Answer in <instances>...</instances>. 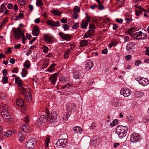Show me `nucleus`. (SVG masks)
Returning a JSON list of instances; mask_svg holds the SVG:
<instances>
[{"instance_id":"f257e3e1","label":"nucleus","mask_w":149,"mask_h":149,"mask_svg":"<svg viewBox=\"0 0 149 149\" xmlns=\"http://www.w3.org/2000/svg\"><path fill=\"white\" fill-rule=\"evenodd\" d=\"M128 130L127 127L118 125L116 128V132L120 138L122 139L126 136V134Z\"/></svg>"},{"instance_id":"f03ea898","label":"nucleus","mask_w":149,"mask_h":149,"mask_svg":"<svg viewBox=\"0 0 149 149\" xmlns=\"http://www.w3.org/2000/svg\"><path fill=\"white\" fill-rule=\"evenodd\" d=\"M21 89L23 91L20 92V93L23 94L25 99L27 102H30L32 99V98L31 97V94L30 93V90L29 88H25L22 87Z\"/></svg>"},{"instance_id":"7ed1b4c3","label":"nucleus","mask_w":149,"mask_h":149,"mask_svg":"<svg viewBox=\"0 0 149 149\" xmlns=\"http://www.w3.org/2000/svg\"><path fill=\"white\" fill-rule=\"evenodd\" d=\"M13 35L15 39L17 40L19 39L21 36L24 37V33L22 31L19 27H17V29L13 28Z\"/></svg>"},{"instance_id":"20e7f679","label":"nucleus","mask_w":149,"mask_h":149,"mask_svg":"<svg viewBox=\"0 0 149 149\" xmlns=\"http://www.w3.org/2000/svg\"><path fill=\"white\" fill-rule=\"evenodd\" d=\"M8 106L5 105L2 108V111L1 113V115L4 120H9L10 118V116L8 112L7 109Z\"/></svg>"},{"instance_id":"39448f33","label":"nucleus","mask_w":149,"mask_h":149,"mask_svg":"<svg viewBox=\"0 0 149 149\" xmlns=\"http://www.w3.org/2000/svg\"><path fill=\"white\" fill-rule=\"evenodd\" d=\"M46 121V116L44 115H42L40 118H38L35 121V125L37 127H40L42 125V123H45Z\"/></svg>"},{"instance_id":"423d86ee","label":"nucleus","mask_w":149,"mask_h":149,"mask_svg":"<svg viewBox=\"0 0 149 149\" xmlns=\"http://www.w3.org/2000/svg\"><path fill=\"white\" fill-rule=\"evenodd\" d=\"M67 140L59 139L56 143V146L59 148H65L67 146Z\"/></svg>"},{"instance_id":"0eeeda50","label":"nucleus","mask_w":149,"mask_h":149,"mask_svg":"<svg viewBox=\"0 0 149 149\" xmlns=\"http://www.w3.org/2000/svg\"><path fill=\"white\" fill-rule=\"evenodd\" d=\"M140 139V135L138 133H134L131 135L130 141L131 142L135 143L138 141Z\"/></svg>"},{"instance_id":"6e6552de","label":"nucleus","mask_w":149,"mask_h":149,"mask_svg":"<svg viewBox=\"0 0 149 149\" xmlns=\"http://www.w3.org/2000/svg\"><path fill=\"white\" fill-rule=\"evenodd\" d=\"M48 110L47 109V119H48L49 118H50L49 119V121L51 122H54L55 121L57 118V114L55 112H53V113H52L50 115V116H49V113L48 112Z\"/></svg>"},{"instance_id":"1a4fd4ad","label":"nucleus","mask_w":149,"mask_h":149,"mask_svg":"<svg viewBox=\"0 0 149 149\" xmlns=\"http://www.w3.org/2000/svg\"><path fill=\"white\" fill-rule=\"evenodd\" d=\"M120 93L125 97H128L131 95L132 92L128 88H123L121 89Z\"/></svg>"},{"instance_id":"9d476101","label":"nucleus","mask_w":149,"mask_h":149,"mask_svg":"<svg viewBox=\"0 0 149 149\" xmlns=\"http://www.w3.org/2000/svg\"><path fill=\"white\" fill-rule=\"evenodd\" d=\"M58 35L64 40L70 41L71 39V36L68 34H65L62 32H59Z\"/></svg>"},{"instance_id":"9b49d317","label":"nucleus","mask_w":149,"mask_h":149,"mask_svg":"<svg viewBox=\"0 0 149 149\" xmlns=\"http://www.w3.org/2000/svg\"><path fill=\"white\" fill-rule=\"evenodd\" d=\"M36 143V142L33 139L29 140L26 143V147L28 149H31L33 148L34 147V145Z\"/></svg>"},{"instance_id":"f8f14e48","label":"nucleus","mask_w":149,"mask_h":149,"mask_svg":"<svg viewBox=\"0 0 149 149\" xmlns=\"http://www.w3.org/2000/svg\"><path fill=\"white\" fill-rule=\"evenodd\" d=\"M47 24L53 27L54 26L58 27L60 26V24L59 21L54 22L53 20H47Z\"/></svg>"},{"instance_id":"ddd939ff","label":"nucleus","mask_w":149,"mask_h":149,"mask_svg":"<svg viewBox=\"0 0 149 149\" xmlns=\"http://www.w3.org/2000/svg\"><path fill=\"white\" fill-rule=\"evenodd\" d=\"M58 75V73H55L53 75H51L49 78V80L52 84L55 83L57 80V78Z\"/></svg>"},{"instance_id":"4468645a","label":"nucleus","mask_w":149,"mask_h":149,"mask_svg":"<svg viewBox=\"0 0 149 149\" xmlns=\"http://www.w3.org/2000/svg\"><path fill=\"white\" fill-rule=\"evenodd\" d=\"M135 45V43L130 42H129L126 47V49L128 52H130L132 50L134 49V47Z\"/></svg>"},{"instance_id":"2eb2a0df","label":"nucleus","mask_w":149,"mask_h":149,"mask_svg":"<svg viewBox=\"0 0 149 149\" xmlns=\"http://www.w3.org/2000/svg\"><path fill=\"white\" fill-rule=\"evenodd\" d=\"M40 32L39 27L36 26H34L32 31V35L35 36H38Z\"/></svg>"},{"instance_id":"dca6fc26","label":"nucleus","mask_w":149,"mask_h":149,"mask_svg":"<svg viewBox=\"0 0 149 149\" xmlns=\"http://www.w3.org/2000/svg\"><path fill=\"white\" fill-rule=\"evenodd\" d=\"M139 82L140 84L143 86H146L149 84L148 80L147 78H140Z\"/></svg>"},{"instance_id":"f3484780","label":"nucleus","mask_w":149,"mask_h":149,"mask_svg":"<svg viewBox=\"0 0 149 149\" xmlns=\"http://www.w3.org/2000/svg\"><path fill=\"white\" fill-rule=\"evenodd\" d=\"M85 65L86 69L91 70L93 66V63L91 61L88 60L87 61Z\"/></svg>"},{"instance_id":"a211bd4d","label":"nucleus","mask_w":149,"mask_h":149,"mask_svg":"<svg viewBox=\"0 0 149 149\" xmlns=\"http://www.w3.org/2000/svg\"><path fill=\"white\" fill-rule=\"evenodd\" d=\"M136 31L135 28H131L129 29L127 31V33L129 34H130L132 37L134 38V35L135 34V32Z\"/></svg>"},{"instance_id":"6ab92c4d","label":"nucleus","mask_w":149,"mask_h":149,"mask_svg":"<svg viewBox=\"0 0 149 149\" xmlns=\"http://www.w3.org/2000/svg\"><path fill=\"white\" fill-rule=\"evenodd\" d=\"M73 130L75 133L81 134L82 132V130L81 127L79 126H76L73 128Z\"/></svg>"},{"instance_id":"aec40b11","label":"nucleus","mask_w":149,"mask_h":149,"mask_svg":"<svg viewBox=\"0 0 149 149\" xmlns=\"http://www.w3.org/2000/svg\"><path fill=\"white\" fill-rule=\"evenodd\" d=\"M16 103L17 106L21 107H22L24 104V100L20 98L17 100Z\"/></svg>"},{"instance_id":"412c9836","label":"nucleus","mask_w":149,"mask_h":149,"mask_svg":"<svg viewBox=\"0 0 149 149\" xmlns=\"http://www.w3.org/2000/svg\"><path fill=\"white\" fill-rule=\"evenodd\" d=\"M15 83L18 84V87H19V90L20 91V92H22L23 91L21 89L22 88H25L23 87V86H24V85H22L23 83L22 82V80H21L19 81H17Z\"/></svg>"},{"instance_id":"4be33fe9","label":"nucleus","mask_w":149,"mask_h":149,"mask_svg":"<svg viewBox=\"0 0 149 149\" xmlns=\"http://www.w3.org/2000/svg\"><path fill=\"white\" fill-rule=\"evenodd\" d=\"M144 95V93L141 92L137 91L135 93V96L136 98H140Z\"/></svg>"},{"instance_id":"5701e85b","label":"nucleus","mask_w":149,"mask_h":149,"mask_svg":"<svg viewBox=\"0 0 149 149\" xmlns=\"http://www.w3.org/2000/svg\"><path fill=\"white\" fill-rule=\"evenodd\" d=\"M59 81L62 83H64L66 81V78L65 77L62 75H60L59 78Z\"/></svg>"},{"instance_id":"b1692460","label":"nucleus","mask_w":149,"mask_h":149,"mask_svg":"<svg viewBox=\"0 0 149 149\" xmlns=\"http://www.w3.org/2000/svg\"><path fill=\"white\" fill-rule=\"evenodd\" d=\"M142 34H143V33L141 31H140L139 32H135V34L134 35V38L138 39V37L141 36H142Z\"/></svg>"},{"instance_id":"393cba45","label":"nucleus","mask_w":149,"mask_h":149,"mask_svg":"<svg viewBox=\"0 0 149 149\" xmlns=\"http://www.w3.org/2000/svg\"><path fill=\"white\" fill-rule=\"evenodd\" d=\"M56 64H52L47 69V71L49 72H51L54 70V67L55 66Z\"/></svg>"},{"instance_id":"a878e982","label":"nucleus","mask_w":149,"mask_h":149,"mask_svg":"<svg viewBox=\"0 0 149 149\" xmlns=\"http://www.w3.org/2000/svg\"><path fill=\"white\" fill-rule=\"evenodd\" d=\"M51 12L54 15L57 16L60 15L62 13L61 12L56 10H53L51 11Z\"/></svg>"},{"instance_id":"bb28decb","label":"nucleus","mask_w":149,"mask_h":149,"mask_svg":"<svg viewBox=\"0 0 149 149\" xmlns=\"http://www.w3.org/2000/svg\"><path fill=\"white\" fill-rule=\"evenodd\" d=\"M80 42V46L81 47H83L86 46L88 43L87 40H81Z\"/></svg>"},{"instance_id":"cd10ccee","label":"nucleus","mask_w":149,"mask_h":149,"mask_svg":"<svg viewBox=\"0 0 149 149\" xmlns=\"http://www.w3.org/2000/svg\"><path fill=\"white\" fill-rule=\"evenodd\" d=\"M73 74L74 77L75 79H78L81 76V74L78 72H74Z\"/></svg>"},{"instance_id":"c85d7f7f","label":"nucleus","mask_w":149,"mask_h":149,"mask_svg":"<svg viewBox=\"0 0 149 149\" xmlns=\"http://www.w3.org/2000/svg\"><path fill=\"white\" fill-rule=\"evenodd\" d=\"M18 138L20 142H22L24 141V137L21 132H19L18 134Z\"/></svg>"},{"instance_id":"c756f323","label":"nucleus","mask_w":149,"mask_h":149,"mask_svg":"<svg viewBox=\"0 0 149 149\" xmlns=\"http://www.w3.org/2000/svg\"><path fill=\"white\" fill-rule=\"evenodd\" d=\"M28 74V71L27 69L25 68H24L22 70V77H24Z\"/></svg>"},{"instance_id":"7c9ffc66","label":"nucleus","mask_w":149,"mask_h":149,"mask_svg":"<svg viewBox=\"0 0 149 149\" xmlns=\"http://www.w3.org/2000/svg\"><path fill=\"white\" fill-rule=\"evenodd\" d=\"M12 131L8 130L7 131L6 133H4L5 134L3 135L5 136L8 137L10 136L12 134Z\"/></svg>"},{"instance_id":"2f4dec72","label":"nucleus","mask_w":149,"mask_h":149,"mask_svg":"<svg viewBox=\"0 0 149 149\" xmlns=\"http://www.w3.org/2000/svg\"><path fill=\"white\" fill-rule=\"evenodd\" d=\"M113 104L116 107H119L121 105V103L120 102L118 101L117 100H115L113 101Z\"/></svg>"},{"instance_id":"473e14b6","label":"nucleus","mask_w":149,"mask_h":149,"mask_svg":"<svg viewBox=\"0 0 149 149\" xmlns=\"http://www.w3.org/2000/svg\"><path fill=\"white\" fill-rule=\"evenodd\" d=\"M118 120L117 119H114L110 124V126L113 127L116 125L118 123Z\"/></svg>"},{"instance_id":"72a5a7b5","label":"nucleus","mask_w":149,"mask_h":149,"mask_svg":"<svg viewBox=\"0 0 149 149\" xmlns=\"http://www.w3.org/2000/svg\"><path fill=\"white\" fill-rule=\"evenodd\" d=\"M24 67L28 68L30 67V63L29 61L26 60L25 61L24 65Z\"/></svg>"},{"instance_id":"f704fd0d","label":"nucleus","mask_w":149,"mask_h":149,"mask_svg":"<svg viewBox=\"0 0 149 149\" xmlns=\"http://www.w3.org/2000/svg\"><path fill=\"white\" fill-rule=\"evenodd\" d=\"M8 81V77L6 76H4L2 77V82L3 84H5L7 83Z\"/></svg>"},{"instance_id":"c9c22d12","label":"nucleus","mask_w":149,"mask_h":149,"mask_svg":"<svg viewBox=\"0 0 149 149\" xmlns=\"http://www.w3.org/2000/svg\"><path fill=\"white\" fill-rule=\"evenodd\" d=\"M70 49H68L65 52L64 55V58H68V56L70 54Z\"/></svg>"},{"instance_id":"e433bc0d","label":"nucleus","mask_w":149,"mask_h":149,"mask_svg":"<svg viewBox=\"0 0 149 149\" xmlns=\"http://www.w3.org/2000/svg\"><path fill=\"white\" fill-rule=\"evenodd\" d=\"M28 127L29 126L28 125L24 124L22 125V129L23 131L25 132L27 130Z\"/></svg>"},{"instance_id":"4c0bfd02","label":"nucleus","mask_w":149,"mask_h":149,"mask_svg":"<svg viewBox=\"0 0 149 149\" xmlns=\"http://www.w3.org/2000/svg\"><path fill=\"white\" fill-rule=\"evenodd\" d=\"M6 8L4 4H2L1 9H0V12L1 13H3V12L6 10Z\"/></svg>"},{"instance_id":"58836bf2","label":"nucleus","mask_w":149,"mask_h":149,"mask_svg":"<svg viewBox=\"0 0 149 149\" xmlns=\"http://www.w3.org/2000/svg\"><path fill=\"white\" fill-rule=\"evenodd\" d=\"M88 24H87V23H84V21H83L82 22V23L81 24V27L83 29L86 28Z\"/></svg>"},{"instance_id":"ea45409f","label":"nucleus","mask_w":149,"mask_h":149,"mask_svg":"<svg viewBox=\"0 0 149 149\" xmlns=\"http://www.w3.org/2000/svg\"><path fill=\"white\" fill-rule=\"evenodd\" d=\"M8 21V19L6 17H5L3 20L2 23L0 24V27L1 28L2 27L3 25L5 24Z\"/></svg>"},{"instance_id":"a19ab883","label":"nucleus","mask_w":149,"mask_h":149,"mask_svg":"<svg viewBox=\"0 0 149 149\" xmlns=\"http://www.w3.org/2000/svg\"><path fill=\"white\" fill-rule=\"evenodd\" d=\"M64 31L68 30H69V27L66 24H63L62 26Z\"/></svg>"},{"instance_id":"79ce46f5","label":"nucleus","mask_w":149,"mask_h":149,"mask_svg":"<svg viewBox=\"0 0 149 149\" xmlns=\"http://www.w3.org/2000/svg\"><path fill=\"white\" fill-rule=\"evenodd\" d=\"M120 0H118L117 2L116 3V4H118V5L122 6L124 4L125 1L124 0L120 1Z\"/></svg>"},{"instance_id":"37998d69","label":"nucleus","mask_w":149,"mask_h":149,"mask_svg":"<svg viewBox=\"0 0 149 149\" xmlns=\"http://www.w3.org/2000/svg\"><path fill=\"white\" fill-rule=\"evenodd\" d=\"M74 105V104L72 103H69V104H68L66 106V109L67 110L69 111V108L71 109V108H72V107L73 106V107Z\"/></svg>"},{"instance_id":"c03bdc74","label":"nucleus","mask_w":149,"mask_h":149,"mask_svg":"<svg viewBox=\"0 0 149 149\" xmlns=\"http://www.w3.org/2000/svg\"><path fill=\"white\" fill-rule=\"evenodd\" d=\"M36 6H41L43 5V3L42 2V0H37L36 3Z\"/></svg>"},{"instance_id":"a18cd8bd","label":"nucleus","mask_w":149,"mask_h":149,"mask_svg":"<svg viewBox=\"0 0 149 149\" xmlns=\"http://www.w3.org/2000/svg\"><path fill=\"white\" fill-rule=\"evenodd\" d=\"M85 15L86 16V22H85L86 23H87V24H88V23L90 22V16L88 15L87 13H86Z\"/></svg>"},{"instance_id":"49530a36","label":"nucleus","mask_w":149,"mask_h":149,"mask_svg":"<svg viewBox=\"0 0 149 149\" xmlns=\"http://www.w3.org/2000/svg\"><path fill=\"white\" fill-rule=\"evenodd\" d=\"M80 11L79 7L76 6H75L74 9V12L75 13H79Z\"/></svg>"},{"instance_id":"de8ad7c7","label":"nucleus","mask_w":149,"mask_h":149,"mask_svg":"<svg viewBox=\"0 0 149 149\" xmlns=\"http://www.w3.org/2000/svg\"><path fill=\"white\" fill-rule=\"evenodd\" d=\"M53 41L52 38L47 35V43H51Z\"/></svg>"},{"instance_id":"09e8293b","label":"nucleus","mask_w":149,"mask_h":149,"mask_svg":"<svg viewBox=\"0 0 149 149\" xmlns=\"http://www.w3.org/2000/svg\"><path fill=\"white\" fill-rule=\"evenodd\" d=\"M144 121L146 123L149 122V113L147 115Z\"/></svg>"},{"instance_id":"8fccbe9b","label":"nucleus","mask_w":149,"mask_h":149,"mask_svg":"<svg viewBox=\"0 0 149 149\" xmlns=\"http://www.w3.org/2000/svg\"><path fill=\"white\" fill-rule=\"evenodd\" d=\"M79 26V24L77 23L74 24L72 27V28L73 29H77Z\"/></svg>"},{"instance_id":"3c124183","label":"nucleus","mask_w":149,"mask_h":149,"mask_svg":"<svg viewBox=\"0 0 149 149\" xmlns=\"http://www.w3.org/2000/svg\"><path fill=\"white\" fill-rule=\"evenodd\" d=\"M69 116L70 115L68 116V115L67 114H65L63 115V118L64 120H67Z\"/></svg>"},{"instance_id":"603ef678","label":"nucleus","mask_w":149,"mask_h":149,"mask_svg":"<svg viewBox=\"0 0 149 149\" xmlns=\"http://www.w3.org/2000/svg\"><path fill=\"white\" fill-rule=\"evenodd\" d=\"M96 125L95 123H93L91 124V125L90 127V128L92 130H93L95 129Z\"/></svg>"},{"instance_id":"864d4df0","label":"nucleus","mask_w":149,"mask_h":149,"mask_svg":"<svg viewBox=\"0 0 149 149\" xmlns=\"http://www.w3.org/2000/svg\"><path fill=\"white\" fill-rule=\"evenodd\" d=\"M24 120L26 123L28 124L30 120L29 116H27L25 117Z\"/></svg>"},{"instance_id":"5fc2aeb1","label":"nucleus","mask_w":149,"mask_h":149,"mask_svg":"<svg viewBox=\"0 0 149 149\" xmlns=\"http://www.w3.org/2000/svg\"><path fill=\"white\" fill-rule=\"evenodd\" d=\"M61 22L62 23H66L67 22V18H63L61 20Z\"/></svg>"},{"instance_id":"6e6d98bb","label":"nucleus","mask_w":149,"mask_h":149,"mask_svg":"<svg viewBox=\"0 0 149 149\" xmlns=\"http://www.w3.org/2000/svg\"><path fill=\"white\" fill-rule=\"evenodd\" d=\"M141 63V61L140 60H138L135 62V65L136 66H138Z\"/></svg>"},{"instance_id":"4d7b16f0","label":"nucleus","mask_w":149,"mask_h":149,"mask_svg":"<svg viewBox=\"0 0 149 149\" xmlns=\"http://www.w3.org/2000/svg\"><path fill=\"white\" fill-rule=\"evenodd\" d=\"M147 36V34L146 33H143V36H141V37H139L138 38V39H143L145 38H146Z\"/></svg>"},{"instance_id":"13d9d810","label":"nucleus","mask_w":149,"mask_h":149,"mask_svg":"<svg viewBox=\"0 0 149 149\" xmlns=\"http://www.w3.org/2000/svg\"><path fill=\"white\" fill-rule=\"evenodd\" d=\"M3 74L4 76H6L8 74V72L7 70L4 69L2 71Z\"/></svg>"},{"instance_id":"bf43d9fd","label":"nucleus","mask_w":149,"mask_h":149,"mask_svg":"<svg viewBox=\"0 0 149 149\" xmlns=\"http://www.w3.org/2000/svg\"><path fill=\"white\" fill-rule=\"evenodd\" d=\"M132 58V56L131 55H129L126 56L125 59L126 60L128 61L131 59Z\"/></svg>"},{"instance_id":"052dcab7","label":"nucleus","mask_w":149,"mask_h":149,"mask_svg":"<svg viewBox=\"0 0 149 149\" xmlns=\"http://www.w3.org/2000/svg\"><path fill=\"white\" fill-rule=\"evenodd\" d=\"M116 21L119 23H121L123 22V19H120L118 18H116Z\"/></svg>"},{"instance_id":"680f3d73","label":"nucleus","mask_w":149,"mask_h":149,"mask_svg":"<svg viewBox=\"0 0 149 149\" xmlns=\"http://www.w3.org/2000/svg\"><path fill=\"white\" fill-rule=\"evenodd\" d=\"M124 39L125 42L129 41V38L128 36H125L124 37Z\"/></svg>"},{"instance_id":"e2e57ef3","label":"nucleus","mask_w":149,"mask_h":149,"mask_svg":"<svg viewBox=\"0 0 149 149\" xmlns=\"http://www.w3.org/2000/svg\"><path fill=\"white\" fill-rule=\"evenodd\" d=\"M108 50L107 48H105L102 52V54H105L107 53Z\"/></svg>"},{"instance_id":"0e129e2a","label":"nucleus","mask_w":149,"mask_h":149,"mask_svg":"<svg viewBox=\"0 0 149 149\" xmlns=\"http://www.w3.org/2000/svg\"><path fill=\"white\" fill-rule=\"evenodd\" d=\"M113 145L114 148H116L117 147V146L120 145V143H113Z\"/></svg>"},{"instance_id":"69168bd1","label":"nucleus","mask_w":149,"mask_h":149,"mask_svg":"<svg viewBox=\"0 0 149 149\" xmlns=\"http://www.w3.org/2000/svg\"><path fill=\"white\" fill-rule=\"evenodd\" d=\"M89 27L90 29H95V25L94 24H89Z\"/></svg>"},{"instance_id":"338daca9","label":"nucleus","mask_w":149,"mask_h":149,"mask_svg":"<svg viewBox=\"0 0 149 149\" xmlns=\"http://www.w3.org/2000/svg\"><path fill=\"white\" fill-rule=\"evenodd\" d=\"M13 9V10L15 11H17V10H18V8L17 5L15 4Z\"/></svg>"},{"instance_id":"774afa93","label":"nucleus","mask_w":149,"mask_h":149,"mask_svg":"<svg viewBox=\"0 0 149 149\" xmlns=\"http://www.w3.org/2000/svg\"><path fill=\"white\" fill-rule=\"evenodd\" d=\"M0 98L2 100L5 99L6 97L3 94H0Z\"/></svg>"}]
</instances>
